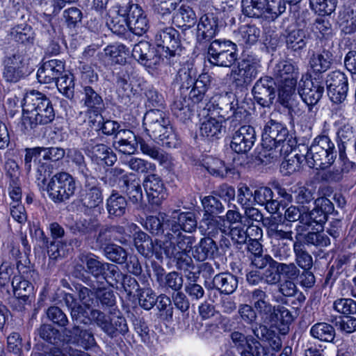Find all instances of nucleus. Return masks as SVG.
<instances>
[{"label": "nucleus", "mask_w": 356, "mask_h": 356, "mask_svg": "<svg viewBox=\"0 0 356 356\" xmlns=\"http://www.w3.org/2000/svg\"><path fill=\"white\" fill-rule=\"evenodd\" d=\"M64 63L58 59H51L43 62L37 72V78L42 83H54L65 73Z\"/></svg>", "instance_id": "473e14b6"}, {"label": "nucleus", "mask_w": 356, "mask_h": 356, "mask_svg": "<svg viewBox=\"0 0 356 356\" xmlns=\"http://www.w3.org/2000/svg\"><path fill=\"white\" fill-rule=\"evenodd\" d=\"M334 210L332 202L325 197H318L314 201V207L307 211L305 209L302 216V224L315 229L316 226L322 227L327 221V215Z\"/></svg>", "instance_id": "4468645a"}, {"label": "nucleus", "mask_w": 356, "mask_h": 356, "mask_svg": "<svg viewBox=\"0 0 356 356\" xmlns=\"http://www.w3.org/2000/svg\"><path fill=\"white\" fill-rule=\"evenodd\" d=\"M103 254L107 259L118 264H123L127 260V250L115 243H109L104 247Z\"/></svg>", "instance_id": "13d9d810"}, {"label": "nucleus", "mask_w": 356, "mask_h": 356, "mask_svg": "<svg viewBox=\"0 0 356 356\" xmlns=\"http://www.w3.org/2000/svg\"><path fill=\"white\" fill-rule=\"evenodd\" d=\"M13 39L20 44L31 45L35 40V33L32 27L28 24H19L10 31Z\"/></svg>", "instance_id": "603ef678"}, {"label": "nucleus", "mask_w": 356, "mask_h": 356, "mask_svg": "<svg viewBox=\"0 0 356 356\" xmlns=\"http://www.w3.org/2000/svg\"><path fill=\"white\" fill-rule=\"evenodd\" d=\"M132 56L149 70L156 69L162 61L156 49L147 41H140L135 44L132 50Z\"/></svg>", "instance_id": "412c9836"}, {"label": "nucleus", "mask_w": 356, "mask_h": 356, "mask_svg": "<svg viewBox=\"0 0 356 356\" xmlns=\"http://www.w3.org/2000/svg\"><path fill=\"white\" fill-rule=\"evenodd\" d=\"M127 201L118 191L113 190L106 200L108 218L113 219L123 216L127 211Z\"/></svg>", "instance_id": "4c0bfd02"}, {"label": "nucleus", "mask_w": 356, "mask_h": 356, "mask_svg": "<svg viewBox=\"0 0 356 356\" xmlns=\"http://www.w3.org/2000/svg\"><path fill=\"white\" fill-rule=\"evenodd\" d=\"M325 91L324 80H312L305 81L300 86L298 93L302 101L308 106L309 111L313 113V108L322 98Z\"/></svg>", "instance_id": "393cba45"}, {"label": "nucleus", "mask_w": 356, "mask_h": 356, "mask_svg": "<svg viewBox=\"0 0 356 356\" xmlns=\"http://www.w3.org/2000/svg\"><path fill=\"white\" fill-rule=\"evenodd\" d=\"M213 287L221 293L227 295L234 293L238 287L237 277L230 273H221L213 279Z\"/></svg>", "instance_id": "ea45409f"}, {"label": "nucleus", "mask_w": 356, "mask_h": 356, "mask_svg": "<svg viewBox=\"0 0 356 356\" xmlns=\"http://www.w3.org/2000/svg\"><path fill=\"white\" fill-rule=\"evenodd\" d=\"M109 175L110 184L118 179L120 188L127 193L133 204H139L142 202L143 195L139 178L132 174H124V170L119 168H112Z\"/></svg>", "instance_id": "9d476101"}, {"label": "nucleus", "mask_w": 356, "mask_h": 356, "mask_svg": "<svg viewBox=\"0 0 356 356\" xmlns=\"http://www.w3.org/2000/svg\"><path fill=\"white\" fill-rule=\"evenodd\" d=\"M10 168L12 171L8 170L6 175L10 177L9 195L13 200L11 203L15 204L20 202L22 198V190L19 179V172L18 165L15 162H10Z\"/></svg>", "instance_id": "a18cd8bd"}, {"label": "nucleus", "mask_w": 356, "mask_h": 356, "mask_svg": "<svg viewBox=\"0 0 356 356\" xmlns=\"http://www.w3.org/2000/svg\"><path fill=\"white\" fill-rule=\"evenodd\" d=\"M95 298L100 302L102 308L108 310L113 316H106L99 309H92L90 316L95 324L109 337L113 338L117 334H125L129 329L126 319L121 315L115 305V296L113 291L106 288L95 289Z\"/></svg>", "instance_id": "f257e3e1"}, {"label": "nucleus", "mask_w": 356, "mask_h": 356, "mask_svg": "<svg viewBox=\"0 0 356 356\" xmlns=\"http://www.w3.org/2000/svg\"><path fill=\"white\" fill-rule=\"evenodd\" d=\"M166 223L170 225V227L167 228V232H165V241L175 242L180 249L191 248L195 242V238L183 234L181 230L192 233L196 229L197 222L195 214L193 212H181L178 215L176 220L170 218Z\"/></svg>", "instance_id": "423d86ee"}, {"label": "nucleus", "mask_w": 356, "mask_h": 356, "mask_svg": "<svg viewBox=\"0 0 356 356\" xmlns=\"http://www.w3.org/2000/svg\"><path fill=\"white\" fill-rule=\"evenodd\" d=\"M261 67L260 60L252 55L244 56L236 69L231 72L233 83L236 87H246L254 79Z\"/></svg>", "instance_id": "9b49d317"}, {"label": "nucleus", "mask_w": 356, "mask_h": 356, "mask_svg": "<svg viewBox=\"0 0 356 356\" xmlns=\"http://www.w3.org/2000/svg\"><path fill=\"white\" fill-rule=\"evenodd\" d=\"M81 102L86 108L89 122H93L92 118H101V113L104 110V103L102 97L91 86H83Z\"/></svg>", "instance_id": "a878e982"}, {"label": "nucleus", "mask_w": 356, "mask_h": 356, "mask_svg": "<svg viewBox=\"0 0 356 356\" xmlns=\"http://www.w3.org/2000/svg\"><path fill=\"white\" fill-rule=\"evenodd\" d=\"M211 76L207 73L199 75L189 93V98L195 104L202 102L211 84Z\"/></svg>", "instance_id": "c03bdc74"}, {"label": "nucleus", "mask_w": 356, "mask_h": 356, "mask_svg": "<svg viewBox=\"0 0 356 356\" xmlns=\"http://www.w3.org/2000/svg\"><path fill=\"white\" fill-rule=\"evenodd\" d=\"M190 249H191L193 257L197 261L213 259L219 254V248L216 242L210 237L202 238L197 244Z\"/></svg>", "instance_id": "72a5a7b5"}, {"label": "nucleus", "mask_w": 356, "mask_h": 356, "mask_svg": "<svg viewBox=\"0 0 356 356\" xmlns=\"http://www.w3.org/2000/svg\"><path fill=\"white\" fill-rule=\"evenodd\" d=\"M310 147L319 151L323 150L327 154H330L332 155V152L334 153V159H336L337 158V151L335 145L328 136L319 135L316 136L312 141Z\"/></svg>", "instance_id": "e2e57ef3"}, {"label": "nucleus", "mask_w": 356, "mask_h": 356, "mask_svg": "<svg viewBox=\"0 0 356 356\" xmlns=\"http://www.w3.org/2000/svg\"><path fill=\"white\" fill-rule=\"evenodd\" d=\"M155 35V42L159 48L165 53V56L169 58L179 55L181 41L179 32L172 26H163L159 24Z\"/></svg>", "instance_id": "f8f14e48"}, {"label": "nucleus", "mask_w": 356, "mask_h": 356, "mask_svg": "<svg viewBox=\"0 0 356 356\" xmlns=\"http://www.w3.org/2000/svg\"><path fill=\"white\" fill-rule=\"evenodd\" d=\"M330 100L337 104H342L346 99L348 90V78L340 71H333L324 80Z\"/></svg>", "instance_id": "dca6fc26"}, {"label": "nucleus", "mask_w": 356, "mask_h": 356, "mask_svg": "<svg viewBox=\"0 0 356 356\" xmlns=\"http://www.w3.org/2000/svg\"><path fill=\"white\" fill-rule=\"evenodd\" d=\"M76 189L74 178L68 172H59L50 178L46 191L54 202L61 203L73 196Z\"/></svg>", "instance_id": "6e6552de"}, {"label": "nucleus", "mask_w": 356, "mask_h": 356, "mask_svg": "<svg viewBox=\"0 0 356 356\" xmlns=\"http://www.w3.org/2000/svg\"><path fill=\"white\" fill-rule=\"evenodd\" d=\"M230 338L241 356H263L264 348L252 335L245 336L238 331L231 333Z\"/></svg>", "instance_id": "5701e85b"}, {"label": "nucleus", "mask_w": 356, "mask_h": 356, "mask_svg": "<svg viewBox=\"0 0 356 356\" xmlns=\"http://www.w3.org/2000/svg\"><path fill=\"white\" fill-rule=\"evenodd\" d=\"M309 333L312 337L323 342H332L335 338L334 327L327 323H316L310 328Z\"/></svg>", "instance_id": "3c124183"}, {"label": "nucleus", "mask_w": 356, "mask_h": 356, "mask_svg": "<svg viewBox=\"0 0 356 356\" xmlns=\"http://www.w3.org/2000/svg\"><path fill=\"white\" fill-rule=\"evenodd\" d=\"M225 128L221 120L208 116L201 123L200 135L208 141H213L222 136Z\"/></svg>", "instance_id": "c9c22d12"}, {"label": "nucleus", "mask_w": 356, "mask_h": 356, "mask_svg": "<svg viewBox=\"0 0 356 356\" xmlns=\"http://www.w3.org/2000/svg\"><path fill=\"white\" fill-rule=\"evenodd\" d=\"M138 144L140 145V150L143 154L157 161L161 165H167L169 163L167 154L159 147L146 143L143 138H139L138 140H114L113 143L115 149L125 154H134Z\"/></svg>", "instance_id": "1a4fd4ad"}, {"label": "nucleus", "mask_w": 356, "mask_h": 356, "mask_svg": "<svg viewBox=\"0 0 356 356\" xmlns=\"http://www.w3.org/2000/svg\"><path fill=\"white\" fill-rule=\"evenodd\" d=\"M296 264L302 269H311L313 266V258L306 250L302 241H296L293 245Z\"/></svg>", "instance_id": "864d4df0"}, {"label": "nucleus", "mask_w": 356, "mask_h": 356, "mask_svg": "<svg viewBox=\"0 0 356 356\" xmlns=\"http://www.w3.org/2000/svg\"><path fill=\"white\" fill-rule=\"evenodd\" d=\"M353 10L344 8L338 17V24L341 31L345 34H351L356 31V18Z\"/></svg>", "instance_id": "4d7b16f0"}, {"label": "nucleus", "mask_w": 356, "mask_h": 356, "mask_svg": "<svg viewBox=\"0 0 356 356\" xmlns=\"http://www.w3.org/2000/svg\"><path fill=\"white\" fill-rule=\"evenodd\" d=\"M168 220L170 218L165 213H159L158 216H147L143 227L153 235L165 234L167 232V228L170 227V225L166 223Z\"/></svg>", "instance_id": "37998d69"}, {"label": "nucleus", "mask_w": 356, "mask_h": 356, "mask_svg": "<svg viewBox=\"0 0 356 356\" xmlns=\"http://www.w3.org/2000/svg\"><path fill=\"white\" fill-rule=\"evenodd\" d=\"M260 33V29L255 25H244L236 35L237 40L242 45H252L258 41Z\"/></svg>", "instance_id": "5fc2aeb1"}, {"label": "nucleus", "mask_w": 356, "mask_h": 356, "mask_svg": "<svg viewBox=\"0 0 356 356\" xmlns=\"http://www.w3.org/2000/svg\"><path fill=\"white\" fill-rule=\"evenodd\" d=\"M103 200L102 190L95 184V180L92 177L86 179L83 186L79 192L81 204L88 209H93L102 205Z\"/></svg>", "instance_id": "4be33fe9"}, {"label": "nucleus", "mask_w": 356, "mask_h": 356, "mask_svg": "<svg viewBox=\"0 0 356 356\" xmlns=\"http://www.w3.org/2000/svg\"><path fill=\"white\" fill-rule=\"evenodd\" d=\"M207 56L213 65L230 67L238 58L236 44L228 40H213L207 46Z\"/></svg>", "instance_id": "0eeeda50"}, {"label": "nucleus", "mask_w": 356, "mask_h": 356, "mask_svg": "<svg viewBox=\"0 0 356 356\" xmlns=\"http://www.w3.org/2000/svg\"><path fill=\"white\" fill-rule=\"evenodd\" d=\"M100 227L101 223L97 218H82L75 222L72 229L74 232H77L81 234H90L98 230Z\"/></svg>", "instance_id": "bf43d9fd"}, {"label": "nucleus", "mask_w": 356, "mask_h": 356, "mask_svg": "<svg viewBox=\"0 0 356 356\" xmlns=\"http://www.w3.org/2000/svg\"><path fill=\"white\" fill-rule=\"evenodd\" d=\"M262 145L269 151L273 150L275 157L288 155L296 147V142L289 134L288 129L282 123L270 120L264 125L262 132Z\"/></svg>", "instance_id": "20e7f679"}, {"label": "nucleus", "mask_w": 356, "mask_h": 356, "mask_svg": "<svg viewBox=\"0 0 356 356\" xmlns=\"http://www.w3.org/2000/svg\"><path fill=\"white\" fill-rule=\"evenodd\" d=\"M143 184L152 204L159 206L166 198V189L159 175L150 172L145 177Z\"/></svg>", "instance_id": "bb28decb"}, {"label": "nucleus", "mask_w": 356, "mask_h": 356, "mask_svg": "<svg viewBox=\"0 0 356 356\" xmlns=\"http://www.w3.org/2000/svg\"><path fill=\"white\" fill-rule=\"evenodd\" d=\"M143 126L147 135L163 147L176 148L180 140L175 132L167 114L160 109H150L143 118Z\"/></svg>", "instance_id": "7ed1b4c3"}, {"label": "nucleus", "mask_w": 356, "mask_h": 356, "mask_svg": "<svg viewBox=\"0 0 356 356\" xmlns=\"http://www.w3.org/2000/svg\"><path fill=\"white\" fill-rule=\"evenodd\" d=\"M120 16L127 17L129 29L135 35H142L149 29L147 16L142 8L136 3H129L117 10Z\"/></svg>", "instance_id": "2eb2a0df"}, {"label": "nucleus", "mask_w": 356, "mask_h": 356, "mask_svg": "<svg viewBox=\"0 0 356 356\" xmlns=\"http://www.w3.org/2000/svg\"><path fill=\"white\" fill-rule=\"evenodd\" d=\"M298 67L289 61H281L274 68V75L281 84L279 98L281 104L296 114V102L292 95L298 78Z\"/></svg>", "instance_id": "39448f33"}, {"label": "nucleus", "mask_w": 356, "mask_h": 356, "mask_svg": "<svg viewBox=\"0 0 356 356\" xmlns=\"http://www.w3.org/2000/svg\"><path fill=\"white\" fill-rule=\"evenodd\" d=\"M171 109L174 115L181 120L191 118L192 111L186 97H176L171 105Z\"/></svg>", "instance_id": "680f3d73"}, {"label": "nucleus", "mask_w": 356, "mask_h": 356, "mask_svg": "<svg viewBox=\"0 0 356 356\" xmlns=\"http://www.w3.org/2000/svg\"><path fill=\"white\" fill-rule=\"evenodd\" d=\"M286 47L293 52H300L306 48L310 40L307 31L298 27L295 24L289 26L284 31Z\"/></svg>", "instance_id": "cd10ccee"}, {"label": "nucleus", "mask_w": 356, "mask_h": 356, "mask_svg": "<svg viewBox=\"0 0 356 356\" xmlns=\"http://www.w3.org/2000/svg\"><path fill=\"white\" fill-rule=\"evenodd\" d=\"M332 63V54L328 50L314 53L309 61L310 77L312 80H324L323 74L330 68Z\"/></svg>", "instance_id": "7c9ffc66"}, {"label": "nucleus", "mask_w": 356, "mask_h": 356, "mask_svg": "<svg viewBox=\"0 0 356 356\" xmlns=\"http://www.w3.org/2000/svg\"><path fill=\"white\" fill-rule=\"evenodd\" d=\"M218 31V17L217 13L208 12L200 19L197 27V40L210 41Z\"/></svg>", "instance_id": "2f4dec72"}, {"label": "nucleus", "mask_w": 356, "mask_h": 356, "mask_svg": "<svg viewBox=\"0 0 356 356\" xmlns=\"http://www.w3.org/2000/svg\"><path fill=\"white\" fill-rule=\"evenodd\" d=\"M354 137L353 127L349 124H344L337 131L338 149L339 159L343 162V167L336 172H330L329 178L334 181L341 179L343 172H348L350 169L355 168V164L350 162L346 157V149L348 142Z\"/></svg>", "instance_id": "f3484780"}, {"label": "nucleus", "mask_w": 356, "mask_h": 356, "mask_svg": "<svg viewBox=\"0 0 356 356\" xmlns=\"http://www.w3.org/2000/svg\"><path fill=\"white\" fill-rule=\"evenodd\" d=\"M275 83L273 78L266 76L258 79L252 93L255 102L262 107H270L275 97Z\"/></svg>", "instance_id": "aec40b11"}, {"label": "nucleus", "mask_w": 356, "mask_h": 356, "mask_svg": "<svg viewBox=\"0 0 356 356\" xmlns=\"http://www.w3.org/2000/svg\"><path fill=\"white\" fill-rule=\"evenodd\" d=\"M106 24L110 30L118 35H124L129 29L127 17L118 14H113L108 17Z\"/></svg>", "instance_id": "69168bd1"}, {"label": "nucleus", "mask_w": 356, "mask_h": 356, "mask_svg": "<svg viewBox=\"0 0 356 356\" xmlns=\"http://www.w3.org/2000/svg\"><path fill=\"white\" fill-rule=\"evenodd\" d=\"M242 12L249 17L259 18L265 15L266 0H242Z\"/></svg>", "instance_id": "6e6d98bb"}, {"label": "nucleus", "mask_w": 356, "mask_h": 356, "mask_svg": "<svg viewBox=\"0 0 356 356\" xmlns=\"http://www.w3.org/2000/svg\"><path fill=\"white\" fill-rule=\"evenodd\" d=\"M54 83H56L58 90L67 98L72 99L74 97V83L72 74L65 70V73Z\"/></svg>", "instance_id": "052dcab7"}, {"label": "nucleus", "mask_w": 356, "mask_h": 356, "mask_svg": "<svg viewBox=\"0 0 356 356\" xmlns=\"http://www.w3.org/2000/svg\"><path fill=\"white\" fill-rule=\"evenodd\" d=\"M232 134L231 149L238 154L249 152L257 140L254 128L250 125H243L229 131Z\"/></svg>", "instance_id": "a211bd4d"}, {"label": "nucleus", "mask_w": 356, "mask_h": 356, "mask_svg": "<svg viewBox=\"0 0 356 356\" xmlns=\"http://www.w3.org/2000/svg\"><path fill=\"white\" fill-rule=\"evenodd\" d=\"M134 245L137 251L145 257H151L155 254L157 259L162 257L165 243V234L163 240H155L143 231H138L134 236Z\"/></svg>", "instance_id": "6ab92c4d"}, {"label": "nucleus", "mask_w": 356, "mask_h": 356, "mask_svg": "<svg viewBox=\"0 0 356 356\" xmlns=\"http://www.w3.org/2000/svg\"><path fill=\"white\" fill-rule=\"evenodd\" d=\"M84 147L92 160L97 163L102 161L106 165L111 166L117 160L116 155L110 147L102 143H96L93 139L86 141Z\"/></svg>", "instance_id": "c756f323"}, {"label": "nucleus", "mask_w": 356, "mask_h": 356, "mask_svg": "<svg viewBox=\"0 0 356 356\" xmlns=\"http://www.w3.org/2000/svg\"><path fill=\"white\" fill-rule=\"evenodd\" d=\"M253 200L259 205L265 206V209L270 213H276L280 208V202L274 199L273 191L266 186L254 191Z\"/></svg>", "instance_id": "58836bf2"}, {"label": "nucleus", "mask_w": 356, "mask_h": 356, "mask_svg": "<svg viewBox=\"0 0 356 356\" xmlns=\"http://www.w3.org/2000/svg\"><path fill=\"white\" fill-rule=\"evenodd\" d=\"M183 284L182 275L177 271H172L165 275L160 286L166 291L171 290L174 292H179L182 289Z\"/></svg>", "instance_id": "0e129e2a"}, {"label": "nucleus", "mask_w": 356, "mask_h": 356, "mask_svg": "<svg viewBox=\"0 0 356 356\" xmlns=\"http://www.w3.org/2000/svg\"><path fill=\"white\" fill-rule=\"evenodd\" d=\"M26 55L17 49L13 54L5 56L3 60L2 76L6 82L17 83L25 76Z\"/></svg>", "instance_id": "ddd939ff"}, {"label": "nucleus", "mask_w": 356, "mask_h": 356, "mask_svg": "<svg viewBox=\"0 0 356 356\" xmlns=\"http://www.w3.org/2000/svg\"><path fill=\"white\" fill-rule=\"evenodd\" d=\"M303 244L325 248L330 245L329 237L323 232H310L303 236Z\"/></svg>", "instance_id": "338daca9"}, {"label": "nucleus", "mask_w": 356, "mask_h": 356, "mask_svg": "<svg viewBox=\"0 0 356 356\" xmlns=\"http://www.w3.org/2000/svg\"><path fill=\"white\" fill-rule=\"evenodd\" d=\"M12 286L16 301L21 302L23 300L26 302L29 299V294L32 292L33 286L30 282L23 279L22 276H14L12 280Z\"/></svg>", "instance_id": "09e8293b"}, {"label": "nucleus", "mask_w": 356, "mask_h": 356, "mask_svg": "<svg viewBox=\"0 0 356 356\" xmlns=\"http://www.w3.org/2000/svg\"><path fill=\"white\" fill-rule=\"evenodd\" d=\"M252 332L258 339L268 341L273 350H279L281 348L282 341L280 337L275 335L266 325L257 324L254 327H252Z\"/></svg>", "instance_id": "49530a36"}, {"label": "nucleus", "mask_w": 356, "mask_h": 356, "mask_svg": "<svg viewBox=\"0 0 356 356\" xmlns=\"http://www.w3.org/2000/svg\"><path fill=\"white\" fill-rule=\"evenodd\" d=\"M204 208V214L216 216L224 212L225 207L220 200L214 196H207L202 200Z\"/></svg>", "instance_id": "774afa93"}, {"label": "nucleus", "mask_w": 356, "mask_h": 356, "mask_svg": "<svg viewBox=\"0 0 356 356\" xmlns=\"http://www.w3.org/2000/svg\"><path fill=\"white\" fill-rule=\"evenodd\" d=\"M199 229L202 235L204 237H210L211 239L216 237L220 233L227 234V232L225 226L224 218L208 216V214H203Z\"/></svg>", "instance_id": "f704fd0d"}, {"label": "nucleus", "mask_w": 356, "mask_h": 356, "mask_svg": "<svg viewBox=\"0 0 356 356\" xmlns=\"http://www.w3.org/2000/svg\"><path fill=\"white\" fill-rule=\"evenodd\" d=\"M213 99V105L221 111L218 113L222 117H224L225 114L228 113L229 111H232L238 104L236 96L232 92H222L216 95Z\"/></svg>", "instance_id": "8fccbe9b"}, {"label": "nucleus", "mask_w": 356, "mask_h": 356, "mask_svg": "<svg viewBox=\"0 0 356 356\" xmlns=\"http://www.w3.org/2000/svg\"><path fill=\"white\" fill-rule=\"evenodd\" d=\"M207 171L213 176L224 178L227 177H234L238 175L237 170L232 165H226L219 159H211L206 163Z\"/></svg>", "instance_id": "79ce46f5"}, {"label": "nucleus", "mask_w": 356, "mask_h": 356, "mask_svg": "<svg viewBox=\"0 0 356 356\" xmlns=\"http://www.w3.org/2000/svg\"><path fill=\"white\" fill-rule=\"evenodd\" d=\"M187 250L180 249L175 242L165 241L163 254L169 259H173L178 270L186 273L194 270L195 264L192 258L187 254Z\"/></svg>", "instance_id": "c85d7f7f"}, {"label": "nucleus", "mask_w": 356, "mask_h": 356, "mask_svg": "<svg viewBox=\"0 0 356 356\" xmlns=\"http://www.w3.org/2000/svg\"><path fill=\"white\" fill-rule=\"evenodd\" d=\"M172 20L177 26L185 27V29H190L197 22L195 12L186 5H181L177 9L176 8Z\"/></svg>", "instance_id": "a19ab883"}, {"label": "nucleus", "mask_w": 356, "mask_h": 356, "mask_svg": "<svg viewBox=\"0 0 356 356\" xmlns=\"http://www.w3.org/2000/svg\"><path fill=\"white\" fill-rule=\"evenodd\" d=\"M65 334L69 343L76 344L86 350L96 345L93 334L87 330H80L78 325H74L72 329H66Z\"/></svg>", "instance_id": "e433bc0d"}, {"label": "nucleus", "mask_w": 356, "mask_h": 356, "mask_svg": "<svg viewBox=\"0 0 356 356\" xmlns=\"http://www.w3.org/2000/svg\"><path fill=\"white\" fill-rule=\"evenodd\" d=\"M80 259L86 265L85 272L91 275L96 279L102 278L104 275L105 263L99 260L98 257L92 254H82Z\"/></svg>", "instance_id": "de8ad7c7"}, {"label": "nucleus", "mask_w": 356, "mask_h": 356, "mask_svg": "<svg viewBox=\"0 0 356 356\" xmlns=\"http://www.w3.org/2000/svg\"><path fill=\"white\" fill-rule=\"evenodd\" d=\"M55 112L51 100L43 93L31 90L23 99L22 126L25 133L35 129L38 125L51 122Z\"/></svg>", "instance_id": "f03ea898"}, {"label": "nucleus", "mask_w": 356, "mask_h": 356, "mask_svg": "<svg viewBox=\"0 0 356 356\" xmlns=\"http://www.w3.org/2000/svg\"><path fill=\"white\" fill-rule=\"evenodd\" d=\"M298 149L305 156V161L311 168L324 170L330 167L335 161L332 152V155L327 154L323 150L319 151L305 145H298Z\"/></svg>", "instance_id": "b1692460"}]
</instances>
